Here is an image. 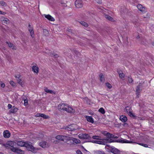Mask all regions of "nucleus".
Wrapping results in <instances>:
<instances>
[{
  "mask_svg": "<svg viewBox=\"0 0 154 154\" xmlns=\"http://www.w3.org/2000/svg\"><path fill=\"white\" fill-rule=\"evenodd\" d=\"M17 82L21 86H23V83L22 82H21V79L20 78V77H18V79H17Z\"/></svg>",
  "mask_w": 154,
  "mask_h": 154,
  "instance_id": "4c0bfd02",
  "label": "nucleus"
},
{
  "mask_svg": "<svg viewBox=\"0 0 154 154\" xmlns=\"http://www.w3.org/2000/svg\"><path fill=\"white\" fill-rule=\"evenodd\" d=\"M143 84V83H140L137 87L136 94L137 97H139L140 93L142 91Z\"/></svg>",
  "mask_w": 154,
  "mask_h": 154,
  "instance_id": "39448f33",
  "label": "nucleus"
},
{
  "mask_svg": "<svg viewBox=\"0 0 154 154\" xmlns=\"http://www.w3.org/2000/svg\"><path fill=\"white\" fill-rule=\"evenodd\" d=\"M75 5L76 8H80L82 7V2L81 0H76L75 2Z\"/></svg>",
  "mask_w": 154,
  "mask_h": 154,
  "instance_id": "9b49d317",
  "label": "nucleus"
},
{
  "mask_svg": "<svg viewBox=\"0 0 154 154\" xmlns=\"http://www.w3.org/2000/svg\"><path fill=\"white\" fill-rule=\"evenodd\" d=\"M107 146L109 147V151L113 153V154H120V151L117 148L113 147H110L109 145H107Z\"/></svg>",
  "mask_w": 154,
  "mask_h": 154,
  "instance_id": "20e7f679",
  "label": "nucleus"
},
{
  "mask_svg": "<svg viewBox=\"0 0 154 154\" xmlns=\"http://www.w3.org/2000/svg\"><path fill=\"white\" fill-rule=\"evenodd\" d=\"M1 87H2L3 88H4L5 86V84L4 83H2L1 85Z\"/></svg>",
  "mask_w": 154,
  "mask_h": 154,
  "instance_id": "69168bd1",
  "label": "nucleus"
},
{
  "mask_svg": "<svg viewBox=\"0 0 154 154\" xmlns=\"http://www.w3.org/2000/svg\"><path fill=\"white\" fill-rule=\"evenodd\" d=\"M32 71L35 73L38 74V73L39 68L36 66H33L32 67Z\"/></svg>",
  "mask_w": 154,
  "mask_h": 154,
  "instance_id": "f3484780",
  "label": "nucleus"
},
{
  "mask_svg": "<svg viewBox=\"0 0 154 154\" xmlns=\"http://www.w3.org/2000/svg\"><path fill=\"white\" fill-rule=\"evenodd\" d=\"M69 136H66L58 135L55 138L57 140L63 141H64V140L68 141V139L69 138H69Z\"/></svg>",
  "mask_w": 154,
  "mask_h": 154,
  "instance_id": "6e6552de",
  "label": "nucleus"
},
{
  "mask_svg": "<svg viewBox=\"0 0 154 154\" xmlns=\"http://www.w3.org/2000/svg\"><path fill=\"white\" fill-rule=\"evenodd\" d=\"M43 32L44 35L46 36H48L49 35V32L46 29H43Z\"/></svg>",
  "mask_w": 154,
  "mask_h": 154,
  "instance_id": "473e14b6",
  "label": "nucleus"
},
{
  "mask_svg": "<svg viewBox=\"0 0 154 154\" xmlns=\"http://www.w3.org/2000/svg\"><path fill=\"white\" fill-rule=\"evenodd\" d=\"M139 144L145 147H148V145L146 144H145L143 143H139Z\"/></svg>",
  "mask_w": 154,
  "mask_h": 154,
  "instance_id": "603ef678",
  "label": "nucleus"
},
{
  "mask_svg": "<svg viewBox=\"0 0 154 154\" xmlns=\"http://www.w3.org/2000/svg\"><path fill=\"white\" fill-rule=\"evenodd\" d=\"M66 106L64 109V111H66L70 113H75V110L72 108L70 106L67 104Z\"/></svg>",
  "mask_w": 154,
  "mask_h": 154,
  "instance_id": "0eeeda50",
  "label": "nucleus"
},
{
  "mask_svg": "<svg viewBox=\"0 0 154 154\" xmlns=\"http://www.w3.org/2000/svg\"><path fill=\"white\" fill-rule=\"evenodd\" d=\"M117 142L121 143H132L131 141H129L126 139L117 140Z\"/></svg>",
  "mask_w": 154,
  "mask_h": 154,
  "instance_id": "2eb2a0df",
  "label": "nucleus"
},
{
  "mask_svg": "<svg viewBox=\"0 0 154 154\" xmlns=\"http://www.w3.org/2000/svg\"><path fill=\"white\" fill-rule=\"evenodd\" d=\"M94 154H105V153L103 151L100 150H96L94 151Z\"/></svg>",
  "mask_w": 154,
  "mask_h": 154,
  "instance_id": "c85d7f7f",
  "label": "nucleus"
},
{
  "mask_svg": "<svg viewBox=\"0 0 154 154\" xmlns=\"http://www.w3.org/2000/svg\"><path fill=\"white\" fill-rule=\"evenodd\" d=\"M40 117L43 118L44 119H48L50 118L49 116L46 115L43 113H41Z\"/></svg>",
  "mask_w": 154,
  "mask_h": 154,
  "instance_id": "e433bc0d",
  "label": "nucleus"
},
{
  "mask_svg": "<svg viewBox=\"0 0 154 154\" xmlns=\"http://www.w3.org/2000/svg\"><path fill=\"white\" fill-rule=\"evenodd\" d=\"M25 147L26 148L27 150L28 151H31L33 152H36V149L32 146V143L31 142L26 141Z\"/></svg>",
  "mask_w": 154,
  "mask_h": 154,
  "instance_id": "f257e3e1",
  "label": "nucleus"
},
{
  "mask_svg": "<svg viewBox=\"0 0 154 154\" xmlns=\"http://www.w3.org/2000/svg\"><path fill=\"white\" fill-rule=\"evenodd\" d=\"M106 86L109 89L112 88V86L108 82L106 83Z\"/></svg>",
  "mask_w": 154,
  "mask_h": 154,
  "instance_id": "a18cd8bd",
  "label": "nucleus"
},
{
  "mask_svg": "<svg viewBox=\"0 0 154 154\" xmlns=\"http://www.w3.org/2000/svg\"><path fill=\"white\" fill-rule=\"evenodd\" d=\"M105 139H102L101 138V140H90L88 142H93L96 143H97L100 144H102L103 145H106V141H105Z\"/></svg>",
  "mask_w": 154,
  "mask_h": 154,
  "instance_id": "1a4fd4ad",
  "label": "nucleus"
},
{
  "mask_svg": "<svg viewBox=\"0 0 154 154\" xmlns=\"http://www.w3.org/2000/svg\"><path fill=\"white\" fill-rule=\"evenodd\" d=\"M110 136H111V138H113L117 139L118 138V136H115L112 134H111Z\"/></svg>",
  "mask_w": 154,
  "mask_h": 154,
  "instance_id": "3c124183",
  "label": "nucleus"
},
{
  "mask_svg": "<svg viewBox=\"0 0 154 154\" xmlns=\"http://www.w3.org/2000/svg\"><path fill=\"white\" fill-rule=\"evenodd\" d=\"M140 40L141 43L142 44H143L144 45H146V41L144 38H141Z\"/></svg>",
  "mask_w": 154,
  "mask_h": 154,
  "instance_id": "c756f323",
  "label": "nucleus"
},
{
  "mask_svg": "<svg viewBox=\"0 0 154 154\" xmlns=\"http://www.w3.org/2000/svg\"><path fill=\"white\" fill-rule=\"evenodd\" d=\"M10 84L13 87H16V86L15 85V83L13 81H11L10 82Z\"/></svg>",
  "mask_w": 154,
  "mask_h": 154,
  "instance_id": "de8ad7c7",
  "label": "nucleus"
},
{
  "mask_svg": "<svg viewBox=\"0 0 154 154\" xmlns=\"http://www.w3.org/2000/svg\"><path fill=\"white\" fill-rule=\"evenodd\" d=\"M0 4L2 6L4 7L6 6L7 5L6 3L4 1H0Z\"/></svg>",
  "mask_w": 154,
  "mask_h": 154,
  "instance_id": "c03bdc74",
  "label": "nucleus"
},
{
  "mask_svg": "<svg viewBox=\"0 0 154 154\" xmlns=\"http://www.w3.org/2000/svg\"><path fill=\"white\" fill-rule=\"evenodd\" d=\"M73 53L76 54H78L79 53L76 50H73Z\"/></svg>",
  "mask_w": 154,
  "mask_h": 154,
  "instance_id": "13d9d810",
  "label": "nucleus"
},
{
  "mask_svg": "<svg viewBox=\"0 0 154 154\" xmlns=\"http://www.w3.org/2000/svg\"><path fill=\"white\" fill-rule=\"evenodd\" d=\"M104 16L105 17L106 19H108L109 21L112 22L114 21V20L113 18L111 16H109V15L107 14H105Z\"/></svg>",
  "mask_w": 154,
  "mask_h": 154,
  "instance_id": "393cba45",
  "label": "nucleus"
},
{
  "mask_svg": "<svg viewBox=\"0 0 154 154\" xmlns=\"http://www.w3.org/2000/svg\"><path fill=\"white\" fill-rule=\"evenodd\" d=\"M120 120L122 122H125L127 120V117L125 116L122 115L120 117Z\"/></svg>",
  "mask_w": 154,
  "mask_h": 154,
  "instance_id": "aec40b11",
  "label": "nucleus"
},
{
  "mask_svg": "<svg viewBox=\"0 0 154 154\" xmlns=\"http://www.w3.org/2000/svg\"><path fill=\"white\" fill-rule=\"evenodd\" d=\"M67 104L63 103H60L58 106V109L59 111L63 112Z\"/></svg>",
  "mask_w": 154,
  "mask_h": 154,
  "instance_id": "9d476101",
  "label": "nucleus"
},
{
  "mask_svg": "<svg viewBox=\"0 0 154 154\" xmlns=\"http://www.w3.org/2000/svg\"><path fill=\"white\" fill-rule=\"evenodd\" d=\"M128 82L130 83H132V82L133 81V80L131 75H130L128 77Z\"/></svg>",
  "mask_w": 154,
  "mask_h": 154,
  "instance_id": "a19ab883",
  "label": "nucleus"
},
{
  "mask_svg": "<svg viewBox=\"0 0 154 154\" xmlns=\"http://www.w3.org/2000/svg\"><path fill=\"white\" fill-rule=\"evenodd\" d=\"M131 109V107L129 106H127L125 108V112H126L128 113V111L130 110Z\"/></svg>",
  "mask_w": 154,
  "mask_h": 154,
  "instance_id": "79ce46f5",
  "label": "nucleus"
},
{
  "mask_svg": "<svg viewBox=\"0 0 154 154\" xmlns=\"http://www.w3.org/2000/svg\"><path fill=\"white\" fill-rule=\"evenodd\" d=\"M24 104L25 106H26L28 104V100L27 99H25L24 100Z\"/></svg>",
  "mask_w": 154,
  "mask_h": 154,
  "instance_id": "09e8293b",
  "label": "nucleus"
},
{
  "mask_svg": "<svg viewBox=\"0 0 154 154\" xmlns=\"http://www.w3.org/2000/svg\"><path fill=\"white\" fill-rule=\"evenodd\" d=\"M80 23L82 26H84L85 27H87L88 26V24L87 23L83 21H81L79 22Z\"/></svg>",
  "mask_w": 154,
  "mask_h": 154,
  "instance_id": "f704fd0d",
  "label": "nucleus"
},
{
  "mask_svg": "<svg viewBox=\"0 0 154 154\" xmlns=\"http://www.w3.org/2000/svg\"><path fill=\"white\" fill-rule=\"evenodd\" d=\"M45 16L46 18H47L50 21H53L55 20L49 14L45 15Z\"/></svg>",
  "mask_w": 154,
  "mask_h": 154,
  "instance_id": "412c9836",
  "label": "nucleus"
},
{
  "mask_svg": "<svg viewBox=\"0 0 154 154\" xmlns=\"http://www.w3.org/2000/svg\"><path fill=\"white\" fill-rule=\"evenodd\" d=\"M8 107L9 109H10L12 108V106L11 104H9L8 105Z\"/></svg>",
  "mask_w": 154,
  "mask_h": 154,
  "instance_id": "052dcab7",
  "label": "nucleus"
},
{
  "mask_svg": "<svg viewBox=\"0 0 154 154\" xmlns=\"http://www.w3.org/2000/svg\"><path fill=\"white\" fill-rule=\"evenodd\" d=\"M68 138V141L72 140L75 143H80L81 142L79 140L76 138L69 137Z\"/></svg>",
  "mask_w": 154,
  "mask_h": 154,
  "instance_id": "4468645a",
  "label": "nucleus"
},
{
  "mask_svg": "<svg viewBox=\"0 0 154 154\" xmlns=\"http://www.w3.org/2000/svg\"><path fill=\"white\" fill-rule=\"evenodd\" d=\"M124 40V43L125 45H127L128 43V38L127 37H125L123 38Z\"/></svg>",
  "mask_w": 154,
  "mask_h": 154,
  "instance_id": "cd10ccee",
  "label": "nucleus"
},
{
  "mask_svg": "<svg viewBox=\"0 0 154 154\" xmlns=\"http://www.w3.org/2000/svg\"><path fill=\"white\" fill-rule=\"evenodd\" d=\"M26 142H24L23 141H18L17 143V145L19 146H25V143H26Z\"/></svg>",
  "mask_w": 154,
  "mask_h": 154,
  "instance_id": "5701e85b",
  "label": "nucleus"
},
{
  "mask_svg": "<svg viewBox=\"0 0 154 154\" xmlns=\"http://www.w3.org/2000/svg\"><path fill=\"white\" fill-rule=\"evenodd\" d=\"M117 73H118V74H119H119L121 73V72H122V71L120 69H117Z\"/></svg>",
  "mask_w": 154,
  "mask_h": 154,
  "instance_id": "6e6d98bb",
  "label": "nucleus"
},
{
  "mask_svg": "<svg viewBox=\"0 0 154 154\" xmlns=\"http://www.w3.org/2000/svg\"><path fill=\"white\" fill-rule=\"evenodd\" d=\"M96 2L97 3L99 4H101L102 3V0H96Z\"/></svg>",
  "mask_w": 154,
  "mask_h": 154,
  "instance_id": "bf43d9fd",
  "label": "nucleus"
},
{
  "mask_svg": "<svg viewBox=\"0 0 154 154\" xmlns=\"http://www.w3.org/2000/svg\"><path fill=\"white\" fill-rule=\"evenodd\" d=\"M133 23L136 26H137L139 25V23L137 21H134Z\"/></svg>",
  "mask_w": 154,
  "mask_h": 154,
  "instance_id": "864d4df0",
  "label": "nucleus"
},
{
  "mask_svg": "<svg viewBox=\"0 0 154 154\" xmlns=\"http://www.w3.org/2000/svg\"><path fill=\"white\" fill-rule=\"evenodd\" d=\"M122 125L123 126L125 127H128V124L126 122H124V123L122 124Z\"/></svg>",
  "mask_w": 154,
  "mask_h": 154,
  "instance_id": "5fc2aeb1",
  "label": "nucleus"
},
{
  "mask_svg": "<svg viewBox=\"0 0 154 154\" xmlns=\"http://www.w3.org/2000/svg\"><path fill=\"white\" fill-rule=\"evenodd\" d=\"M108 132L107 131H104L102 133L105 136H106V133H107Z\"/></svg>",
  "mask_w": 154,
  "mask_h": 154,
  "instance_id": "338daca9",
  "label": "nucleus"
},
{
  "mask_svg": "<svg viewBox=\"0 0 154 154\" xmlns=\"http://www.w3.org/2000/svg\"><path fill=\"white\" fill-rule=\"evenodd\" d=\"M39 145L44 148L48 147L49 146L48 143L46 142H41L39 143Z\"/></svg>",
  "mask_w": 154,
  "mask_h": 154,
  "instance_id": "ddd939ff",
  "label": "nucleus"
},
{
  "mask_svg": "<svg viewBox=\"0 0 154 154\" xmlns=\"http://www.w3.org/2000/svg\"><path fill=\"white\" fill-rule=\"evenodd\" d=\"M54 57L55 58H57L59 57V56L57 54H55L54 55Z\"/></svg>",
  "mask_w": 154,
  "mask_h": 154,
  "instance_id": "774afa93",
  "label": "nucleus"
},
{
  "mask_svg": "<svg viewBox=\"0 0 154 154\" xmlns=\"http://www.w3.org/2000/svg\"><path fill=\"white\" fill-rule=\"evenodd\" d=\"M78 128L77 126L75 124H71L67 126L66 128V129L68 131H75L78 129Z\"/></svg>",
  "mask_w": 154,
  "mask_h": 154,
  "instance_id": "f03ea898",
  "label": "nucleus"
},
{
  "mask_svg": "<svg viewBox=\"0 0 154 154\" xmlns=\"http://www.w3.org/2000/svg\"><path fill=\"white\" fill-rule=\"evenodd\" d=\"M17 148L15 147H14V146L13 147H12V148L11 149V150L13 152H17Z\"/></svg>",
  "mask_w": 154,
  "mask_h": 154,
  "instance_id": "8fccbe9b",
  "label": "nucleus"
},
{
  "mask_svg": "<svg viewBox=\"0 0 154 154\" xmlns=\"http://www.w3.org/2000/svg\"><path fill=\"white\" fill-rule=\"evenodd\" d=\"M99 77L100 81L101 82H103L105 80L104 78L102 73H100L99 75Z\"/></svg>",
  "mask_w": 154,
  "mask_h": 154,
  "instance_id": "7c9ffc66",
  "label": "nucleus"
},
{
  "mask_svg": "<svg viewBox=\"0 0 154 154\" xmlns=\"http://www.w3.org/2000/svg\"><path fill=\"white\" fill-rule=\"evenodd\" d=\"M45 92L47 93H49L50 94H55V92L52 90H49L47 87L45 88Z\"/></svg>",
  "mask_w": 154,
  "mask_h": 154,
  "instance_id": "b1692460",
  "label": "nucleus"
},
{
  "mask_svg": "<svg viewBox=\"0 0 154 154\" xmlns=\"http://www.w3.org/2000/svg\"><path fill=\"white\" fill-rule=\"evenodd\" d=\"M2 22L4 23L8 24L9 23L10 20L7 18L4 17L2 19Z\"/></svg>",
  "mask_w": 154,
  "mask_h": 154,
  "instance_id": "bb28decb",
  "label": "nucleus"
},
{
  "mask_svg": "<svg viewBox=\"0 0 154 154\" xmlns=\"http://www.w3.org/2000/svg\"><path fill=\"white\" fill-rule=\"evenodd\" d=\"M128 114L130 117H133L134 119H136L137 116L132 113L131 112H129Z\"/></svg>",
  "mask_w": 154,
  "mask_h": 154,
  "instance_id": "72a5a7b5",
  "label": "nucleus"
},
{
  "mask_svg": "<svg viewBox=\"0 0 154 154\" xmlns=\"http://www.w3.org/2000/svg\"><path fill=\"white\" fill-rule=\"evenodd\" d=\"M92 138L94 139L101 140V137L100 136H92Z\"/></svg>",
  "mask_w": 154,
  "mask_h": 154,
  "instance_id": "c9c22d12",
  "label": "nucleus"
},
{
  "mask_svg": "<svg viewBox=\"0 0 154 154\" xmlns=\"http://www.w3.org/2000/svg\"><path fill=\"white\" fill-rule=\"evenodd\" d=\"M41 113H37L35 115V116L36 117H40L41 115Z\"/></svg>",
  "mask_w": 154,
  "mask_h": 154,
  "instance_id": "680f3d73",
  "label": "nucleus"
},
{
  "mask_svg": "<svg viewBox=\"0 0 154 154\" xmlns=\"http://www.w3.org/2000/svg\"><path fill=\"white\" fill-rule=\"evenodd\" d=\"M79 138L82 139L91 140V137L88 134L86 133H81L78 136Z\"/></svg>",
  "mask_w": 154,
  "mask_h": 154,
  "instance_id": "7ed1b4c3",
  "label": "nucleus"
},
{
  "mask_svg": "<svg viewBox=\"0 0 154 154\" xmlns=\"http://www.w3.org/2000/svg\"><path fill=\"white\" fill-rule=\"evenodd\" d=\"M98 111L101 113L102 114H104L105 112V110L102 107L100 108L99 109Z\"/></svg>",
  "mask_w": 154,
  "mask_h": 154,
  "instance_id": "ea45409f",
  "label": "nucleus"
},
{
  "mask_svg": "<svg viewBox=\"0 0 154 154\" xmlns=\"http://www.w3.org/2000/svg\"><path fill=\"white\" fill-rule=\"evenodd\" d=\"M18 109L17 107H14V106L11 109L10 111V113H14L17 112Z\"/></svg>",
  "mask_w": 154,
  "mask_h": 154,
  "instance_id": "a878e982",
  "label": "nucleus"
},
{
  "mask_svg": "<svg viewBox=\"0 0 154 154\" xmlns=\"http://www.w3.org/2000/svg\"><path fill=\"white\" fill-rule=\"evenodd\" d=\"M111 134L109 132L106 133V137L107 138H105L104 139L111 138Z\"/></svg>",
  "mask_w": 154,
  "mask_h": 154,
  "instance_id": "49530a36",
  "label": "nucleus"
},
{
  "mask_svg": "<svg viewBox=\"0 0 154 154\" xmlns=\"http://www.w3.org/2000/svg\"><path fill=\"white\" fill-rule=\"evenodd\" d=\"M28 27V29H33V28L31 26L30 23H29Z\"/></svg>",
  "mask_w": 154,
  "mask_h": 154,
  "instance_id": "0e129e2a",
  "label": "nucleus"
},
{
  "mask_svg": "<svg viewBox=\"0 0 154 154\" xmlns=\"http://www.w3.org/2000/svg\"><path fill=\"white\" fill-rule=\"evenodd\" d=\"M6 14V12H5L2 11L0 10V14Z\"/></svg>",
  "mask_w": 154,
  "mask_h": 154,
  "instance_id": "e2e57ef3",
  "label": "nucleus"
},
{
  "mask_svg": "<svg viewBox=\"0 0 154 154\" xmlns=\"http://www.w3.org/2000/svg\"><path fill=\"white\" fill-rule=\"evenodd\" d=\"M11 134L8 130L5 131L3 132V136L5 138L10 137Z\"/></svg>",
  "mask_w": 154,
  "mask_h": 154,
  "instance_id": "dca6fc26",
  "label": "nucleus"
},
{
  "mask_svg": "<svg viewBox=\"0 0 154 154\" xmlns=\"http://www.w3.org/2000/svg\"><path fill=\"white\" fill-rule=\"evenodd\" d=\"M76 153L77 154H82L81 151L79 149H78L77 150Z\"/></svg>",
  "mask_w": 154,
  "mask_h": 154,
  "instance_id": "4d7b16f0",
  "label": "nucleus"
},
{
  "mask_svg": "<svg viewBox=\"0 0 154 154\" xmlns=\"http://www.w3.org/2000/svg\"><path fill=\"white\" fill-rule=\"evenodd\" d=\"M6 43L9 46L12 48L13 50H16V47L12 43L10 42H6Z\"/></svg>",
  "mask_w": 154,
  "mask_h": 154,
  "instance_id": "a211bd4d",
  "label": "nucleus"
},
{
  "mask_svg": "<svg viewBox=\"0 0 154 154\" xmlns=\"http://www.w3.org/2000/svg\"><path fill=\"white\" fill-rule=\"evenodd\" d=\"M29 31L30 32V33L32 38H33L34 37V32L33 29H29Z\"/></svg>",
  "mask_w": 154,
  "mask_h": 154,
  "instance_id": "2f4dec72",
  "label": "nucleus"
},
{
  "mask_svg": "<svg viewBox=\"0 0 154 154\" xmlns=\"http://www.w3.org/2000/svg\"><path fill=\"white\" fill-rule=\"evenodd\" d=\"M117 140H112L111 138L105 139V141H106V144L107 143L111 142H117Z\"/></svg>",
  "mask_w": 154,
  "mask_h": 154,
  "instance_id": "6ab92c4d",
  "label": "nucleus"
},
{
  "mask_svg": "<svg viewBox=\"0 0 154 154\" xmlns=\"http://www.w3.org/2000/svg\"><path fill=\"white\" fill-rule=\"evenodd\" d=\"M16 153H18L23 154L24 153V151L20 149H17Z\"/></svg>",
  "mask_w": 154,
  "mask_h": 154,
  "instance_id": "37998d69",
  "label": "nucleus"
},
{
  "mask_svg": "<svg viewBox=\"0 0 154 154\" xmlns=\"http://www.w3.org/2000/svg\"><path fill=\"white\" fill-rule=\"evenodd\" d=\"M137 7L139 10L141 11L143 13L146 12L147 11L145 7H143L141 4H138L137 6Z\"/></svg>",
  "mask_w": 154,
  "mask_h": 154,
  "instance_id": "f8f14e48",
  "label": "nucleus"
},
{
  "mask_svg": "<svg viewBox=\"0 0 154 154\" xmlns=\"http://www.w3.org/2000/svg\"><path fill=\"white\" fill-rule=\"evenodd\" d=\"M125 76V74L122 72H121V73L119 74V77L122 80H124V78Z\"/></svg>",
  "mask_w": 154,
  "mask_h": 154,
  "instance_id": "58836bf2",
  "label": "nucleus"
},
{
  "mask_svg": "<svg viewBox=\"0 0 154 154\" xmlns=\"http://www.w3.org/2000/svg\"><path fill=\"white\" fill-rule=\"evenodd\" d=\"M17 145L16 143L11 141H8L6 144H5L4 145V146L6 148L10 147H13L14 146H16Z\"/></svg>",
  "mask_w": 154,
  "mask_h": 154,
  "instance_id": "423d86ee",
  "label": "nucleus"
},
{
  "mask_svg": "<svg viewBox=\"0 0 154 154\" xmlns=\"http://www.w3.org/2000/svg\"><path fill=\"white\" fill-rule=\"evenodd\" d=\"M85 118L88 122L92 123H94L93 119L91 116H86Z\"/></svg>",
  "mask_w": 154,
  "mask_h": 154,
  "instance_id": "4be33fe9",
  "label": "nucleus"
}]
</instances>
